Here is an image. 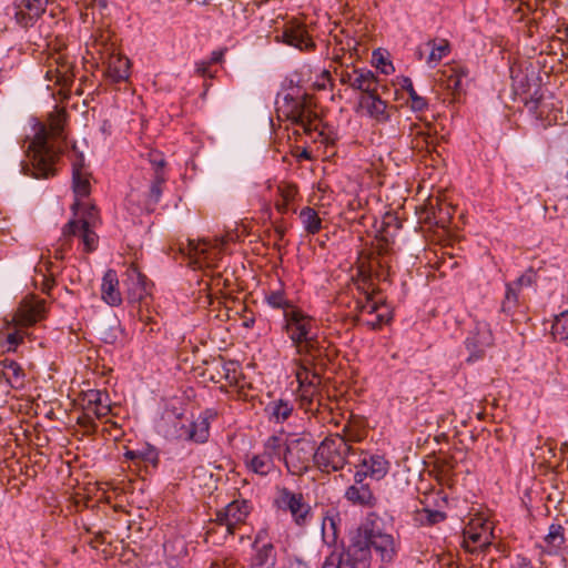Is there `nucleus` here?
<instances>
[{"label":"nucleus","mask_w":568,"mask_h":568,"mask_svg":"<svg viewBox=\"0 0 568 568\" xmlns=\"http://www.w3.org/2000/svg\"><path fill=\"white\" fill-rule=\"evenodd\" d=\"M400 88L407 92L409 98V106L414 112H423L428 109V101L426 98L419 95L413 84V81L408 77H403L400 80Z\"/></svg>","instance_id":"37998d69"},{"label":"nucleus","mask_w":568,"mask_h":568,"mask_svg":"<svg viewBox=\"0 0 568 568\" xmlns=\"http://www.w3.org/2000/svg\"><path fill=\"white\" fill-rule=\"evenodd\" d=\"M83 409L88 416H94L97 419L106 417L111 412L110 398L106 392L100 389H89L83 396Z\"/></svg>","instance_id":"aec40b11"},{"label":"nucleus","mask_w":568,"mask_h":568,"mask_svg":"<svg viewBox=\"0 0 568 568\" xmlns=\"http://www.w3.org/2000/svg\"><path fill=\"white\" fill-rule=\"evenodd\" d=\"M335 517H336V515L327 514L323 518L322 534H323V539L325 540L326 544H332V542H335V540H336L337 528H336Z\"/></svg>","instance_id":"603ef678"},{"label":"nucleus","mask_w":568,"mask_h":568,"mask_svg":"<svg viewBox=\"0 0 568 568\" xmlns=\"http://www.w3.org/2000/svg\"><path fill=\"white\" fill-rule=\"evenodd\" d=\"M369 562L359 556V551L353 550L351 542L347 551H332L322 568H369Z\"/></svg>","instance_id":"f3484780"},{"label":"nucleus","mask_w":568,"mask_h":568,"mask_svg":"<svg viewBox=\"0 0 568 568\" xmlns=\"http://www.w3.org/2000/svg\"><path fill=\"white\" fill-rule=\"evenodd\" d=\"M273 503L276 508L290 511L297 526L307 525L312 518V508L302 493H294L286 487H276Z\"/></svg>","instance_id":"6e6552de"},{"label":"nucleus","mask_w":568,"mask_h":568,"mask_svg":"<svg viewBox=\"0 0 568 568\" xmlns=\"http://www.w3.org/2000/svg\"><path fill=\"white\" fill-rule=\"evenodd\" d=\"M101 224L99 212L94 205L87 207L79 220H70L63 226L64 239L79 236L83 252L92 253L98 248L99 236L94 229Z\"/></svg>","instance_id":"0eeeda50"},{"label":"nucleus","mask_w":568,"mask_h":568,"mask_svg":"<svg viewBox=\"0 0 568 568\" xmlns=\"http://www.w3.org/2000/svg\"><path fill=\"white\" fill-rule=\"evenodd\" d=\"M93 48L101 54V60H104L105 57L114 52L113 43H111V33L109 31H101L94 38Z\"/></svg>","instance_id":"09e8293b"},{"label":"nucleus","mask_w":568,"mask_h":568,"mask_svg":"<svg viewBox=\"0 0 568 568\" xmlns=\"http://www.w3.org/2000/svg\"><path fill=\"white\" fill-rule=\"evenodd\" d=\"M244 463L248 471L261 477H266L280 470L277 465L274 464L273 460L268 458V456H265L262 452L246 456Z\"/></svg>","instance_id":"2f4dec72"},{"label":"nucleus","mask_w":568,"mask_h":568,"mask_svg":"<svg viewBox=\"0 0 568 568\" xmlns=\"http://www.w3.org/2000/svg\"><path fill=\"white\" fill-rule=\"evenodd\" d=\"M463 548L470 552H485L494 539L493 526L489 521L471 520L464 529Z\"/></svg>","instance_id":"f8f14e48"},{"label":"nucleus","mask_w":568,"mask_h":568,"mask_svg":"<svg viewBox=\"0 0 568 568\" xmlns=\"http://www.w3.org/2000/svg\"><path fill=\"white\" fill-rule=\"evenodd\" d=\"M125 458L134 462H144L155 466L159 462V453L152 446H145L141 449L126 450Z\"/></svg>","instance_id":"49530a36"},{"label":"nucleus","mask_w":568,"mask_h":568,"mask_svg":"<svg viewBox=\"0 0 568 568\" xmlns=\"http://www.w3.org/2000/svg\"><path fill=\"white\" fill-rule=\"evenodd\" d=\"M276 111L278 119L291 121L302 128L306 134L317 133L318 136L324 134L321 130V119L305 98L287 94L282 102H277Z\"/></svg>","instance_id":"423d86ee"},{"label":"nucleus","mask_w":568,"mask_h":568,"mask_svg":"<svg viewBox=\"0 0 568 568\" xmlns=\"http://www.w3.org/2000/svg\"><path fill=\"white\" fill-rule=\"evenodd\" d=\"M300 158H304V159H311V154L308 151L306 150H303V152L300 154Z\"/></svg>","instance_id":"774afa93"},{"label":"nucleus","mask_w":568,"mask_h":568,"mask_svg":"<svg viewBox=\"0 0 568 568\" xmlns=\"http://www.w3.org/2000/svg\"><path fill=\"white\" fill-rule=\"evenodd\" d=\"M101 298L108 305L115 307L122 303V294L119 288V278L114 270H108L101 283Z\"/></svg>","instance_id":"c85d7f7f"},{"label":"nucleus","mask_w":568,"mask_h":568,"mask_svg":"<svg viewBox=\"0 0 568 568\" xmlns=\"http://www.w3.org/2000/svg\"><path fill=\"white\" fill-rule=\"evenodd\" d=\"M268 540V529L267 528H261L254 539V544L256 547H261V545L266 544Z\"/></svg>","instance_id":"052dcab7"},{"label":"nucleus","mask_w":568,"mask_h":568,"mask_svg":"<svg viewBox=\"0 0 568 568\" xmlns=\"http://www.w3.org/2000/svg\"><path fill=\"white\" fill-rule=\"evenodd\" d=\"M48 0H19L16 19L22 27L31 26L45 10Z\"/></svg>","instance_id":"a878e982"},{"label":"nucleus","mask_w":568,"mask_h":568,"mask_svg":"<svg viewBox=\"0 0 568 568\" xmlns=\"http://www.w3.org/2000/svg\"><path fill=\"white\" fill-rule=\"evenodd\" d=\"M341 67L334 70L335 74L338 77L339 82L344 85L352 88L353 79L356 75L357 68L349 67L348 64H344L339 62Z\"/></svg>","instance_id":"864d4df0"},{"label":"nucleus","mask_w":568,"mask_h":568,"mask_svg":"<svg viewBox=\"0 0 568 568\" xmlns=\"http://www.w3.org/2000/svg\"><path fill=\"white\" fill-rule=\"evenodd\" d=\"M357 307L361 314H375L374 320L366 322V324L373 329L381 327L388 321L387 315L378 312L382 305L378 301H375L372 295L366 294L365 301L357 302Z\"/></svg>","instance_id":"58836bf2"},{"label":"nucleus","mask_w":568,"mask_h":568,"mask_svg":"<svg viewBox=\"0 0 568 568\" xmlns=\"http://www.w3.org/2000/svg\"><path fill=\"white\" fill-rule=\"evenodd\" d=\"M352 452L353 447L343 436L338 434L329 435L315 448L313 463L322 473L339 471L347 464V458Z\"/></svg>","instance_id":"39448f33"},{"label":"nucleus","mask_w":568,"mask_h":568,"mask_svg":"<svg viewBox=\"0 0 568 568\" xmlns=\"http://www.w3.org/2000/svg\"><path fill=\"white\" fill-rule=\"evenodd\" d=\"M287 440L282 435H271L262 444V453L268 456L276 464V460L284 463Z\"/></svg>","instance_id":"4c0bfd02"},{"label":"nucleus","mask_w":568,"mask_h":568,"mask_svg":"<svg viewBox=\"0 0 568 568\" xmlns=\"http://www.w3.org/2000/svg\"><path fill=\"white\" fill-rule=\"evenodd\" d=\"M282 332L286 334L301 357L320 358L324 352L325 337L322 336L318 321L301 307L284 314Z\"/></svg>","instance_id":"7ed1b4c3"},{"label":"nucleus","mask_w":568,"mask_h":568,"mask_svg":"<svg viewBox=\"0 0 568 568\" xmlns=\"http://www.w3.org/2000/svg\"><path fill=\"white\" fill-rule=\"evenodd\" d=\"M550 334L554 341L568 346V311H564L555 316Z\"/></svg>","instance_id":"a18cd8bd"},{"label":"nucleus","mask_w":568,"mask_h":568,"mask_svg":"<svg viewBox=\"0 0 568 568\" xmlns=\"http://www.w3.org/2000/svg\"><path fill=\"white\" fill-rule=\"evenodd\" d=\"M523 101L530 112L537 118L542 119L548 106L546 95L540 84L534 82L528 83V89L523 91Z\"/></svg>","instance_id":"cd10ccee"},{"label":"nucleus","mask_w":568,"mask_h":568,"mask_svg":"<svg viewBox=\"0 0 568 568\" xmlns=\"http://www.w3.org/2000/svg\"><path fill=\"white\" fill-rule=\"evenodd\" d=\"M537 274L532 267H529L521 274L517 281L516 284L520 287L523 286H530L536 282Z\"/></svg>","instance_id":"5fc2aeb1"},{"label":"nucleus","mask_w":568,"mask_h":568,"mask_svg":"<svg viewBox=\"0 0 568 568\" xmlns=\"http://www.w3.org/2000/svg\"><path fill=\"white\" fill-rule=\"evenodd\" d=\"M252 510L253 506L250 500L234 499L215 513L212 523L216 526L224 527L227 536H233L236 529L245 524Z\"/></svg>","instance_id":"9b49d317"},{"label":"nucleus","mask_w":568,"mask_h":568,"mask_svg":"<svg viewBox=\"0 0 568 568\" xmlns=\"http://www.w3.org/2000/svg\"><path fill=\"white\" fill-rule=\"evenodd\" d=\"M276 192L278 200L275 201L274 206L280 214H286L290 211V204L298 196V189L294 183L281 182Z\"/></svg>","instance_id":"e433bc0d"},{"label":"nucleus","mask_w":568,"mask_h":568,"mask_svg":"<svg viewBox=\"0 0 568 568\" xmlns=\"http://www.w3.org/2000/svg\"><path fill=\"white\" fill-rule=\"evenodd\" d=\"M314 445L305 438L287 440L284 465L287 471L294 476H302L310 468L313 460Z\"/></svg>","instance_id":"9d476101"},{"label":"nucleus","mask_w":568,"mask_h":568,"mask_svg":"<svg viewBox=\"0 0 568 568\" xmlns=\"http://www.w3.org/2000/svg\"><path fill=\"white\" fill-rule=\"evenodd\" d=\"M222 58H223L222 51H213L211 54V62L219 63V62H221Z\"/></svg>","instance_id":"338daca9"},{"label":"nucleus","mask_w":568,"mask_h":568,"mask_svg":"<svg viewBox=\"0 0 568 568\" xmlns=\"http://www.w3.org/2000/svg\"><path fill=\"white\" fill-rule=\"evenodd\" d=\"M315 361L311 357H301L295 362L296 372L295 377L298 387H320L322 376L315 368Z\"/></svg>","instance_id":"b1692460"},{"label":"nucleus","mask_w":568,"mask_h":568,"mask_svg":"<svg viewBox=\"0 0 568 568\" xmlns=\"http://www.w3.org/2000/svg\"><path fill=\"white\" fill-rule=\"evenodd\" d=\"M446 515L439 510H432L428 508H424L422 510H417L415 515V521L420 525H435L443 520H445Z\"/></svg>","instance_id":"8fccbe9b"},{"label":"nucleus","mask_w":568,"mask_h":568,"mask_svg":"<svg viewBox=\"0 0 568 568\" xmlns=\"http://www.w3.org/2000/svg\"><path fill=\"white\" fill-rule=\"evenodd\" d=\"M0 336L3 338L2 346L10 353L16 352L26 338H30L31 333L7 316L0 324Z\"/></svg>","instance_id":"a211bd4d"},{"label":"nucleus","mask_w":568,"mask_h":568,"mask_svg":"<svg viewBox=\"0 0 568 568\" xmlns=\"http://www.w3.org/2000/svg\"><path fill=\"white\" fill-rule=\"evenodd\" d=\"M206 374H209L210 381L215 384H222L224 382L227 386L243 387V385L240 384L243 373L240 363L236 361L215 362L206 368Z\"/></svg>","instance_id":"4468645a"},{"label":"nucleus","mask_w":568,"mask_h":568,"mask_svg":"<svg viewBox=\"0 0 568 568\" xmlns=\"http://www.w3.org/2000/svg\"><path fill=\"white\" fill-rule=\"evenodd\" d=\"M359 106L377 123H386L390 120L393 106H389L386 101L382 100L377 91L371 94H363L359 99Z\"/></svg>","instance_id":"6ab92c4d"},{"label":"nucleus","mask_w":568,"mask_h":568,"mask_svg":"<svg viewBox=\"0 0 568 568\" xmlns=\"http://www.w3.org/2000/svg\"><path fill=\"white\" fill-rule=\"evenodd\" d=\"M44 77L49 82L67 88L71 85L74 74L71 64L58 57L48 64Z\"/></svg>","instance_id":"393cba45"},{"label":"nucleus","mask_w":568,"mask_h":568,"mask_svg":"<svg viewBox=\"0 0 568 568\" xmlns=\"http://www.w3.org/2000/svg\"><path fill=\"white\" fill-rule=\"evenodd\" d=\"M94 416H88V412L83 409L82 416L78 418V423L84 427L87 430L95 432L97 430V424L94 422Z\"/></svg>","instance_id":"4d7b16f0"},{"label":"nucleus","mask_w":568,"mask_h":568,"mask_svg":"<svg viewBox=\"0 0 568 568\" xmlns=\"http://www.w3.org/2000/svg\"><path fill=\"white\" fill-rule=\"evenodd\" d=\"M506 301L507 302H510V301L516 302L517 301V293L510 285H507Z\"/></svg>","instance_id":"0e129e2a"},{"label":"nucleus","mask_w":568,"mask_h":568,"mask_svg":"<svg viewBox=\"0 0 568 568\" xmlns=\"http://www.w3.org/2000/svg\"><path fill=\"white\" fill-rule=\"evenodd\" d=\"M214 413L204 410L195 420L189 422L182 414L165 412L156 424V430L169 440H184L203 444L210 436V419Z\"/></svg>","instance_id":"20e7f679"},{"label":"nucleus","mask_w":568,"mask_h":568,"mask_svg":"<svg viewBox=\"0 0 568 568\" xmlns=\"http://www.w3.org/2000/svg\"><path fill=\"white\" fill-rule=\"evenodd\" d=\"M44 301L31 297L21 301L9 318L29 329L44 318Z\"/></svg>","instance_id":"2eb2a0df"},{"label":"nucleus","mask_w":568,"mask_h":568,"mask_svg":"<svg viewBox=\"0 0 568 568\" xmlns=\"http://www.w3.org/2000/svg\"><path fill=\"white\" fill-rule=\"evenodd\" d=\"M231 241H233V236L230 234L215 237L213 241L203 240L195 242L189 240L186 248H182V252L193 257L195 260L194 263L199 266L204 264L212 266L220 258L225 245Z\"/></svg>","instance_id":"1a4fd4ad"},{"label":"nucleus","mask_w":568,"mask_h":568,"mask_svg":"<svg viewBox=\"0 0 568 568\" xmlns=\"http://www.w3.org/2000/svg\"><path fill=\"white\" fill-rule=\"evenodd\" d=\"M264 301L271 308L282 311L283 315H288L291 311L300 308L292 300L288 298L282 284L277 290L266 292Z\"/></svg>","instance_id":"72a5a7b5"},{"label":"nucleus","mask_w":568,"mask_h":568,"mask_svg":"<svg viewBox=\"0 0 568 568\" xmlns=\"http://www.w3.org/2000/svg\"><path fill=\"white\" fill-rule=\"evenodd\" d=\"M298 217L307 234L315 235L321 232L323 223L318 212L315 209L311 206L303 207L300 211Z\"/></svg>","instance_id":"79ce46f5"},{"label":"nucleus","mask_w":568,"mask_h":568,"mask_svg":"<svg viewBox=\"0 0 568 568\" xmlns=\"http://www.w3.org/2000/svg\"><path fill=\"white\" fill-rule=\"evenodd\" d=\"M151 164L154 170V175L150 185L149 193L146 195V206L153 209L159 203L162 196L163 185L166 181V175L164 172L165 162L162 156L156 155L153 159H151Z\"/></svg>","instance_id":"5701e85b"},{"label":"nucleus","mask_w":568,"mask_h":568,"mask_svg":"<svg viewBox=\"0 0 568 568\" xmlns=\"http://www.w3.org/2000/svg\"><path fill=\"white\" fill-rule=\"evenodd\" d=\"M63 128L62 112L51 116L49 128L40 122L34 125V134L27 149L30 163L23 165L26 174L36 179H49L57 174L55 165L62 153V148L57 143L64 140Z\"/></svg>","instance_id":"f257e3e1"},{"label":"nucleus","mask_w":568,"mask_h":568,"mask_svg":"<svg viewBox=\"0 0 568 568\" xmlns=\"http://www.w3.org/2000/svg\"><path fill=\"white\" fill-rule=\"evenodd\" d=\"M365 479V473L356 471L354 474V483L346 488L344 497L353 505L372 508L376 506L377 498Z\"/></svg>","instance_id":"dca6fc26"},{"label":"nucleus","mask_w":568,"mask_h":568,"mask_svg":"<svg viewBox=\"0 0 568 568\" xmlns=\"http://www.w3.org/2000/svg\"><path fill=\"white\" fill-rule=\"evenodd\" d=\"M510 568H534V566L532 561L528 557L518 554L513 559Z\"/></svg>","instance_id":"13d9d810"},{"label":"nucleus","mask_w":568,"mask_h":568,"mask_svg":"<svg viewBox=\"0 0 568 568\" xmlns=\"http://www.w3.org/2000/svg\"><path fill=\"white\" fill-rule=\"evenodd\" d=\"M378 85V78L372 70L357 68L351 89L361 91L364 94H371L372 92L377 91Z\"/></svg>","instance_id":"c9c22d12"},{"label":"nucleus","mask_w":568,"mask_h":568,"mask_svg":"<svg viewBox=\"0 0 568 568\" xmlns=\"http://www.w3.org/2000/svg\"><path fill=\"white\" fill-rule=\"evenodd\" d=\"M293 404L283 398L270 402L264 408L268 420L276 424H282L287 420L293 414Z\"/></svg>","instance_id":"f704fd0d"},{"label":"nucleus","mask_w":568,"mask_h":568,"mask_svg":"<svg viewBox=\"0 0 568 568\" xmlns=\"http://www.w3.org/2000/svg\"><path fill=\"white\" fill-rule=\"evenodd\" d=\"M544 540L548 554H558L566 541L565 528L560 524H551Z\"/></svg>","instance_id":"a19ab883"},{"label":"nucleus","mask_w":568,"mask_h":568,"mask_svg":"<svg viewBox=\"0 0 568 568\" xmlns=\"http://www.w3.org/2000/svg\"><path fill=\"white\" fill-rule=\"evenodd\" d=\"M412 143L413 148L428 153L436 151V138L429 131H418Z\"/></svg>","instance_id":"de8ad7c7"},{"label":"nucleus","mask_w":568,"mask_h":568,"mask_svg":"<svg viewBox=\"0 0 568 568\" xmlns=\"http://www.w3.org/2000/svg\"><path fill=\"white\" fill-rule=\"evenodd\" d=\"M450 73L447 75L448 87L455 91L462 89V81L468 77V70L462 65H454L449 69Z\"/></svg>","instance_id":"3c124183"},{"label":"nucleus","mask_w":568,"mask_h":568,"mask_svg":"<svg viewBox=\"0 0 568 568\" xmlns=\"http://www.w3.org/2000/svg\"><path fill=\"white\" fill-rule=\"evenodd\" d=\"M72 183L77 196H88L91 191L90 174L84 169V158L77 155L72 162Z\"/></svg>","instance_id":"c756f323"},{"label":"nucleus","mask_w":568,"mask_h":568,"mask_svg":"<svg viewBox=\"0 0 568 568\" xmlns=\"http://www.w3.org/2000/svg\"><path fill=\"white\" fill-rule=\"evenodd\" d=\"M85 8H98L100 11L106 9L108 0H83Z\"/></svg>","instance_id":"680f3d73"},{"label":"nucleus","mask_w":568,"mask_h":568,"mask_svg":"<svg viewBox=\"0 0 568 568\" xmlns=\"http://www.w3.org/2000/svg\"><path fill=\"white\" fill-rule=\"evenodd\" d=\"M351 542L353 550L359 551V556L368 562L372 554H375L383 566L393 564L400 548V542L384 529L382 520L374 513L368 514L361 523Z\"/></svg>","instance_id":"f03ea898"},{"label":"nucleus","mask_w":568,"mask_h":568,"mask_svg":"<svg viewBox=\"0 0 568 568\" xmlns=\"http://www.w3.org/2000/svg\"><path fill=\"white\" fill-rule=\"evenodd\" d=\"M106 63L105 74L113 83L126 81L130 77V60L118 53H110L102 60Z\"/></svg>","instance_id":"bb28decb"},{"label":"nucleus","mask_w":568,"mask_h":568,"mask_svg":"<svg viewBox=\"0 0 568 568\" xmlns=\"http://www.w3.org/2000/svg\"><path fill=\"white\" fill-rule=\"evenodd\" d=\"M6 368L8 369V372L11 373L12 377H14L16 379H22L24 376L22 367L14 361H10L6 365Z\"/></svg>","instance_id":"bf43d9fd"},{"label":"nucleus","mask_w":568,"mask_h":568,"mask_svg":"<svg viewBox=\"0 0 568 568\" xmlns=\"http://www.w3.org/2000/svg\"><path fill=\"white\" fill-rule=\"evenodd\" d=\"M426 44L430 48L429 55L426 60L430 67H436L450 52V44L446 39H433L427 41Z\"/></svg>","instance_id":"c03bdc74"},{"label":"nucleus","mask_w":568,"mask_h":568,"mask_svg":"<svg viewBox=\"0 0 568 568\" xmlns=\"http://www.w3.org/2000/svg\"><path fill=\"white\" fill-rule=\"evenodd\" d=\"M70 240L71 237L64 239L63 233L58 242V246L54 248V257L57 260H62L64 257V252L70 248Z\"/></svg>","instance_id":"6e6d98bb"},{"label":"nucleus","mask_w":568,"mask_h":568,"mask_svg":"<svg viewBox=\"0 0 568 568\" xmlns=\"http://www.w3.org/2000/svg\"><path fill=\"white\" fill-rule=\"evenodd\" d=\"M358 471L365 473V478L369 476L376 480L383 479L389 470V462L382 455H366L361 460Z\"/></svg>","instance_id":"7c9ffc66"},{"label":"nucleus","mask_w":568,"mask_h":568,"mask_svg":"<svg viewBox=\"0 0 568 568\" xmlns=\"http://www.w3.org/2000/svg\"><path fill=\"white\" fill-rule=\"evenodd\" d=\"M300 408L307 412L317 410L321 406L320 387H298L296 392Z\"/></svg>","instance_id":"ea45409f"},{"label":"nucleus","mask_w":568,"mask_h":568,"mask_svg":"<svg viewBox=\"0 0 568 568\" xmlns=\"http://www.w3.org/2000/svg\"><path fill=\"white\" fill-rule=\"evenodd\" d=\"M254 554L250 561V568H274L276 564V551L271 541L256 547L253 545Z\"/></svg>","instance_id":"473e14b6"},{"label":"nucleus","mask_w":568,"mask_h":568,"mask_svg":"<svg viewBox=\"0 0 568 568\" xmlns=\"http://www.w3.org/2000/svg\"><path fill=\"white\" fill-rule=\"evenodd\" d=\"M128 297L132 302H140L149 294L146 276L135 264H131L126 271Z\"/></svg>","instance_id":"4be33fe9"},{"label":"nucleus","mask_w":568,"mask_h":568,"mask_svg":"<svg viewBox=\"0 0 568 568\" xmlns=\"http://www.w3.org/2000/svg\"><path fill=\"white\" fill-rule=\"evenodd\" d=\"M282 38L284 43L301 51H311L315 47L306 27L301 23H287L282 32Z\"/></svg>","instance_id":"412c9836"},{"label":"nucleus","mask_w":568,"mask_h":568,"mask_svg":"<svg viewBox=\"0 0 568 568\" xmlns=\"http://www.w3.org/2000/svg\"><path fill=\"white\" fill-rule=\"evenodd\" d=\"M494 341L490 325L485 321H475L474 327L465 339V346L469 353L467 362L484 358L487 349L493 347Z\"/></svg>","instance_id":"ddd939ff"},{"label":"nucleus","mask_w":568,"mask_h":568,"mask_svg":"<svg viewBox=\"0 0 568 568\" xmlns=\"http://www.w3.org/2000/svg\"><path fill=\"white\" fill-rule=\"evenodd\" d=\"M321 79L323 80V83L320 84V88H325V82L331 83L332 82V74L328 70H323L321 73Z\"/></svg>","instance_id":"69168bd1"},{"label":"nucleus","mask_w":568,"mask_h":568,"mask_svg":"<svg viewBox=\"0 0 568 568\" xmlns=\"http://www.w3.org/2000/svg\"><path fill=\"white\" fill-rule=\"evenodd\" d=\"M387 262L384 260V257L378 253V257H372L371 261V268L373 270L375 265H377L381 268H384L386 266Z\"/></svg>","instance_id":"e2e57ef3"}]
</instances>
